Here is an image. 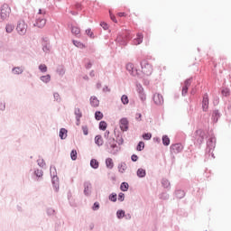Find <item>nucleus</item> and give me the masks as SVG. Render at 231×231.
Listing matches in <instances>:
<instances>
[{"instance_id": "obj_1", "label": "nucleus", "mask_w": 231, "mask_h": 231, "mask_svg": "<svg viewBox=\"0 0 231 231\" xmlns=\"http://www.w3.org/2000/svg\"><path fill=\"white\" fill-rule=\"evenodd\" d=\"M141 68H142V72L144 74V75H152V65H151L149 63V61L143 60L142 62H141Z\"/></svg>"}, {"instance_id": "obj_2", "label": "nucleus", "mask_w": 231, "mask_h": 231, "mask_svg": "<svg viewBox=\"0 0 231 231\" xmlns=\"http://www.w3.org/2000/svg\"><path fill=\"white\" fill-rule=\"evenodd\" d=\"M12 12V9L8 5H2L0 15L2 19H8L10 17V14Z\"/></svg>"}, {"instance_id": "obj_3", "label": "nucleus", "mask_w": 231, "mask_h": 231, "mask_svg": "<svg viewBox=\"0 0 231 231\" xmlns=\"http://www.w3.org/2000/svg\"><path fill=\"white\" fill-rule=\"evenodd\" d=\"M16 30L19 35H24L28 30V25L24 21H21L19 22Z\"/></svg>"}, {"instance_id": "obj_4", "label": "nucleus", "mask_w": 231, "mask_h": 231, "mask_svg": "<svg viewBox=\"0 0 231 231\" xmlns=\"http://www.w3.org/2000/svg\"><path fill=\"white\" fill-rule=\"evenodd\" d=\"M183 151V145L181 143H175L171 146V154H178Z\"/></svg>"}, {"instance_id": "obj_5", "label": "nucleus", "mask_w": 231, "mask_h": 231, "mask_svg": "<svg viewBox=\"0 0 231 231\" xmlns=\"http://www.w3.org/2000/svg\"><path fill=\"white\" fill-rule=\"evenodd\" d=\"M126 69H127V71H129V73L131 75H133V77L140 76V73L138 72V70L136 69H134V65L133 63H128L126 65Z\"/></svg>"}, {"instance_id": "obj_6", "label": "nucleus", "mask_w": 231, "mask_h": 231, "mask_svg": "<svg viewBox=\"0 0 231 231\" xmlns=\"http://www.w3.org/2000/svg\"><path fill=\"white\" fill-rule=\"evenodd\" d=\"M119 126L121 131H127L129 129V121L124 117L120 120Z\"/></svg>"}, {"instance_id": "obj_7", "label": "nucleus", "mask_w": 231, "mask_h": 231, "mask_svg": "<svg viewBox=\"0 0 231 231\" xmlns=\"http://www.w3.org/2000/svg\"><path fill=\"white\" fill-rule=\"evenodd\" d=\"M34 26H37V28H44V26H46V20L44 19V16H38Z\"/></svg>"}, {"instance_id": "obj_8", "label": "nucleus", "mask_w": 231, "mask_h": 231, "mask_svg": "<svg viewBox=\"0 0 231 231\" xmlns=\"http://www.w3.org/2000/svg\"><path fill=\"white\" fill-rule=\"evenodd\" d=\"M153 102H154V104H156V106H162L163 96H162L161 94H154Z\"/></svg>"}, {"instance_id": "obj_9", "label": "nucleus", "mask_w": 231, "mask_h": 231, "mask_svg": "<svg viewBox=\"0 0 231 231\" xmlns=\"http://www.w3.org/2000/svg\"><path fill=\"white\" fill-rule=\"evenodd\" d=\"M195 138L199 143H201V142H203V138H205V133L202 130H197L195 132Z\"/></svg>"}, {"instance_id": "obj_10", "label": "nucleus", "mask_w": 231, "mask_h": 231, "mask_svg": "<svg viewBox=\"0 0 231 231\" xmlns=\"http://www.w3.org/2000/svg\"><path fill=\"white\" fill-rule=\"evenodd\" d=\"M203 111H208V94H205L202 100Z\"/></svg>"}, {"instance_id": "obj_11", "label": "nucleus", "mask_w": 231, "mask_h": 231, "mask_svg": "<svg viewBox=\"0 0 231 231\" xmlns=\"http://www.w3.org/2000/svg\"><path fill=\"white\" fill-rule=\"evenodd\" d=\"M90 104L92 107H98V106H100V101H98V98L96 97H92L90 98Z\"/></svg>"}, {"instance_id": "obj_12", "label": "nucleus", "mask_w": 231, "mask_h": 231, "mask_svg": "<svg viewBox=\"0 0 231 231\" xmlns=\"http://www.w3.org/2000/svg\"><path fill=\"white\" fill-rule=\"evenodd\" d=\"M134 42L136 46H138V44H142V42H143V34L137 33V37Z\"/></svg>"}, {"instance_id": "obj_13", "label": "nucleus", "mask_w": 231, "mask_h": 231, "mask_svg": "<svg viewBox=\"0 0 231 231\" xmlns=\"http://www.w3.org/2000/svg\"><path fill=\"white\" fill-rule=\"evenodd\" d=\"M60 138L61 140H66V138H68V130H66V128H61L60 130Z\"/></svg>"}, {"instance_id": "obj_14", "label": "nucleus", "mask_w": 231, "mask_h": 231, "mask_svg": "<svg viewBox=\"0 0 231 231\" xmlns=\"http://www.w3.org/2000/svg\"><path fill=\"white\" fill-rule=\"evenodd\" d=\"M71 33L73 35H80V27L74 25L71 27Z\"/></svg>"}, {"instance_id": "obj_15", "label": "nucleus", "mask_w": 231, "mask_h": 231, "mask_svg": "<svg viewBox=\"0 0 231 231\" xmlns=\"http://www.w3.org/2000/svg\"><path fill=\"white\" fill-rule=\"evenodd\" d=\"M95 143H97V145L100 146V145H104V139H102V135H97L95 137Z\"/></svg>"}, {"instance_id": "obj_16", "label": "nucleus", "mask_w": 231, "mask_h": 231, "mask_svg": "<svg viewBox=\"0 0 231 231\" xmlns=\"http://www.w3.org/2000/svg\"><path fill=\"white\" fill-rule=\"evenodd\" d=\"M106 165L107 169H113V167H115V163L113 162V159L107 158L106 160Z\"/></svg>"}, {"instance_id": "obj_17", "label": "nucleus", "mask_w": 231, "mask_h": 231, "mask_svg": "<svg viewBox=\"0 0 231 231\" xmlns=\"http://www.w3.org/2000/svg\"><path fill=\"white\" fill-rule=\"evenodd\" d=\"M118 171L121 173L125 172V171H127V164H125V162H122L121 164H119Z\"/></svg>"}, {"instance_id": "obj_18", "label": "nucleus", "mask_w": 231, "mask_h": 231, "mask_svg": "<svg viewBox=\"0 0 231 231\" xmlns=\"http://www.w3.org/2000/svg\"><path fill=\"white\" fill-rule=\"evenodd\" d=\"M73 44L74 46H76V48H80L81 50L86 48V45H84V43H82L81 42L79 41H73Z\"/></svg>"}, {"instance_id": "obj_19", "label": "nucleus", "mask_w": 231, "mask_h": 231, "mask_svg": "<svg viewBox=\"0 0 231 231\" xmlns=\"http://www.w3.org/2000/svg\"><path fill=\"white\" fill-rule=\"evenodd\" d=\"M98 161H97V159H92L90 161V167H92V169H98Z\"/></svg>"}, {"instance_id": "obj_20", "label": "nucleus", "mask_w": 231, "mask_h": 231, "mask_svg": "<svg viewBox=\"0 0 231 231\" xmlns=\"http://www.w3.org/2000/svg\"><path fill=\"white\" fill-rule=\"evenodd\" d=\"M120 189L123 192H127V190L129 189V184L127 182H123L120 186Z\"/></svg>"}, {"instance_id": "obj_21", "label": "nucleus", "mask_w": 231, "mask_h": 231, "mask_svg": "<svg viewBox=\"0 0 231 231\" xmlns=\"http://www.w3.org/2000/svg\"><path fill=\"white\" fill-rule=\"evenodd\" d=\"M145 170H143V169H142V168H140V169H138L137 170V176L139 177V178H145Z\"/></svg>"}, {"instance_id": "obj_22", "label": "nucleus", "mask_w": 231, "mask_h": 231, "mask_svg": "<svg viewBox=\"0 0 231 231\" xmlns=\"http://www.w3.org/2000/svg\"><path fill=\"white\" fill-rule=\"evenodd\" d=\"M162 143H163V145L171 144V139L169 138V136H167V135L162 136Z\"/></svg>"}, {"instance_id": "obj_23", "label": "nucleus", "mask_w": 231, "mask_h": 231, "mask_svg": "<svg viewBox=\"0 0 231 231\" xmlns=\"http://www.w3.org/2000/svg\"><path fill=\"white\" fill-rule=\"evenodd\" d=\"M99 129H101V131H106V129H107V123H106V121H101L99 123Z\"/></svg>"}, {"instance_id": "obj_24", "label": "nucleus", "mask_w": 231, "mask_h": 231, "mask_svg": "<svg viewBox=\"0 0 231 231\" xmlns=\"http://www.w3.org/2000/svg\"><path fill=\"white\" fill-rule=\"evenodd\" d=\"M95 118L96 120H102V118H104V114H102L100 111H97L95 113Z\"/></svg>"}, {"instance_id": "obj_25", "label": "nucleus", "mask_w": 231, "mask_h": 231, "mask_svg": "<svg viewBox=\"0 0 231 231\" xmlns=\"http://www.w3.org/2000/svg\"><path fill=\"white\" fill-rule=\"evenodd\" d=\"M145 148V143L143 142H139L137 147H136V151H143V149Z\"/></svg>"}, {"instance_id": "obj_26", "label": "nucleus", "mask_w": 231, "mask_h": 231, "mask_svg": "<svg viewBox=\"0 0 231 231\" xmlns=\"http://www.w3.org/2000/svg\"><path fill=\"white\" fill-rule=\"evenodd\" d=\"M39 69L42 73H46V71H48V67L45 64H41Z\"/></svg>"}, {"instance_id": "obj_27", "label": "nucleus", "mask_w": 231, "mask_h": 231, "mask_svg": "<svg viewBox=\"0 0 231 231\" xmlns=\"http://www.w3.org/2000/svg\"><path fill=\"white\" fill-rule=\"evenodd\" d=\"M13 73H14V75H21V73H23V69L16 67L13 69Z\"/></svg>"}, {"instance_id": "obj_28", "label": "nucleus", "mask_w": 231, "mask_h": 231, "mask_svg": "<svg viewBox=\"0 0 231 231\" xmlns=\"http://www.w3.org/2000/svg\"><path fill=\"white\" fill-rule=\"evenodd\" d=\"M51 79V77L50 75L41 77V80L42 82H46V83L50 82Z\"/></svg>"}, {"instance_id": "obj_29", "label": "nucleus", "mask_w": 231, "mask_h": 231, "mask_svg": "<svg viewBox=\"0 0 231 231\" xmlns=\"http://www.w3.org/2000/svg\"><path fill=\"white\" fill-rule=\"evenodd\" d=\"M121 102H123L124 105L129 104V97H127L126 95H123L121 97Z\"/></svg>"}, {"instance_id": "obj_30", "label": "nucleus", "mask_w": 231, "mask_h": 231, "mask_svg": "<svg viewBox=\"0 0 231 231\" xmlns=\"http://www.w3.org/2000/svg\"><path fill=\"white\" fill-rule=\"evenodd\" d=\"M192 84V78H189L184 81V86L186 88H190V85Z\"/></svg>"}, {"instance_id": "obj_31", "label": "nucleus", "mask_w": 231, "mask_h": 231, "mask_svg": "<svg viewBox=\"0 0 231 231\" xmlns=\"http://www.w3.org/2000/svg\"><path fill=\"white\" fill-rule=\"evenodd\" d=\"M222 95H223V97H230V89L223 88L222 89Z\"/></svg>"}, {"instance_id": "obj_32", "label": "nucleus", "mask_w": 231, "mask_h": 231, "mask_svg": "<svg viewBox=\"0 0 231 231\" xmlns=\"http://www.w3.org/2000/svg\"><path fill=\"white\" fill-rule=\"evenodd\" d=\"M5 30H6L7 33H12L14 32V25L7 24L5 27Z\"/></svg>"}, {"instance_id": "obj_33", "label": "nucleus", "mask_w": 231, "mask_h": 231, "mask_svg": "<svg viewBox=\"0 0 231 231\" xmlns=\"http://www.w3.org/2000/svg\"><path fill=\"white\" fill-rule=\"evenodd\" d=\"M89 189H91V184H89V183H85L84 193H85V194H89Z\"/></svg>"}, {"instance_id": "obj_34", "label": "nucleus", "mask_w": 231, "mask_h": 231, "mask_svg": "<svg viewBox=\"0 0 231 231\" xmlns=\"http://www.w3.org/2000/svg\"><path fill=\"white\" fill-rule=\"evenodd\" d=\"M143 140H151V138H152V134L151 133H147L143 134Z\"/></svg>"}, {"instance_id": "obj_35", "label": "nucleus", "mask_w": 231, "mask_h": 231, "mask_svg": "<svg viewBox=\"0 0 231 231\" xmlns=\"http://www.w3.org/2000/svg\"><path fill=\"white\" fill-rule=\"evenodd\" d=\"M70 157H71V160H73V161L77 160V151L76 150L71 151Z\"/></svg>"}, {"instance_id": "obj_36", "label": "nucleus", "mask_w": 231, "mask_h": 231, "mask_svg": "<svg viewBox=\"0 0 231 231\" xmlns=\"http://www.w3.org/2000/svg\"><path fill=\"white\" fill-rule=\"evenodd\" d=\"M176 196H177V198L181 199V198H183V196H185V192L182 191V190H177L176 191Z\"/></svg>"}, {"instance_id": "obj_37", "label": "nucleus", "mask_w": 231, "mask_h": 231, "mask_svg": "<svg viewBox=\"0 0 231 231\" xmlns=\"http://www.w3.org/2000/svg\"><path fill=\"white\" fill-rule=\"evenodd\" d=\"M110 14V19L111 21H113L114 23H118V21L116 20V16H115V14H113V13L111 12V10L109 11Z\"/></svg>"}, {"instance_id": "obj_38", "label": "nucleus", "mask_w": 231, "mask_h": 231, "mask_svg": "<svg viewBox=\"0 0 231 231\" xmlns=\"http://www.w3.org/2000/svg\"><path fill=\"white\" fill-rule=\"evenodd\" d=\"M124 216H125V212H124V210H118L117 211V217L120 219L122 217H124Z\"/></svg>"}, {"instance_id": "obj_39", "label": "nucleus", "mask_w": 231, "mask_h": 231, "mask_svg": "<svg viewBox=\"0 0 231 231\" xmlns=\"http://www.w3.org/2000/svg\"><path fill=\"white\" fill-rule=\"evenodd\" d=\"M75 115H76L78 119L80 118L82 116V113H80V109L76 108L75 109Z\"/></svg>"}, {"instance_id": "obj_40", "label": "nucleus", "mask_w": 231, "mask_h": 231, "mask_svg": "<svg viewBox=\"0 0 231 231\" xmlns=\"http://www.w3.org/2000/svg\"><path fill=\"white\" fill-rule=\"evenodd\" d=\"M86 33L88 35V37H90L91 39H93V31H91V29H87L86 30Z\"/></svg>"}, {"instance_id": "obj_41", "label": "nucleus", "mask_w": 231, "mask_h": 231, "mask_svg": "<svg viewBox=\"0 0 231 231\" xmlns=\"http://www.w3.org/2000/svg\"><path fill=\"white\" fill-rule=\"evenodd\" d=\"M187 93H189V87H182V95L185 97V95H187Z\"/></svg>"}, {"instance_id": "obj_42", "label": "nucleus", "mask_w": 231, "mask_h": 231, "mask_svg": "<svg viewBox=\"0 0 231 231\" xmlns=\"http://www.w3.org/2000/svg\"><path fill=\"white\" fill-rule=\"evenodd\" d=\"M98 208H100V204L98 202H95L92 207V210H98Z\"/></svg>"}, {"instance_id": "obj_43", "label": "nucleus", "mask_w": 231, "mask_h": 231, "mask_svg": "<svg viewBox=\"0 0 231 231\" xmlns=\"http://www.w3.org/2000/svg\"><path fill=\"white\" fill-rule=\"evenodd\" d=\"M100 26L104 28L105 30H107L109 28V25L106 22H101Z\"/></svg>"}, {"instance_id": "obj_44", "label": "nucleus", "mask_w": 231, "mask_h": 231, "mask_svg": "<svg viewBox=\"0 0 231 231\" xmlns=\"http://www.w3.org/2000/svg\"><path fill=\"white\" fill-rule=\"evenodd\" d=\"M125 199V195L124 193H119L118 200L119 201H124Z\"/></svg>"}, {"instance_id": "obj_45", "label": "nucleus", "mask_w": 231, "mask_h": 231, "mask_svg": "<svg viewBox=\"0 0 231 231\" xmlns=\"http://www.w3.org/2000/svg\"><path fill=\"white\" fill-rule=\"evenodd\" d=\"M162 185H163V187H165L167 189V187H169L171 185V183L169 182V180H163Z\"/></svg>"}, {"instance_id": "obj_46", "label": "nucleus", "mask_w": 231, "mask_h": 231, "mask_svg": "<svg viewBox=\"0 0 231 231\" xmlns=\"http://www.w3.org/2000/svg\"><path fill=\"white\" fill-rule=\"evenodd\" d=\"M110 201H116V194H112L109 196Z\"/></svg>"}, {"instance_id": "obj_47", "label": "nucleus", "mask_w": 231, "mask_h": 231, "mask_svg": "<svg viewBox=\"0 0 231 231\" xmlns=\"http://www.w3.org/2000/svg\"><path fill=\"white\" fill-rule=\"evenodd\" d=\"M132 162H138V155L133 154L131 157Z\"/></svg>"}, {"instance_id": "obj_48", "label": "nucleus", "mask_w": 231, "mask_h": 231, "mask_svg": "<svg viewBox=\"0 0 231 231\" xmlns=\"http://www.w3.org/2000/svg\"><path fill=\"white\" fill-rule=\"evenodd\" d=\"M35 174H36V176H37L38 178H41V177H42V171L37 170V171H35Z\"/></svg>"}, {"instance_id": "obj_49", "label": "nucleus", "mask_w": 231, "mask_h": 231, "mask_svg": "<svg viewBox=\"0 0 231 231\" xmlns=\"http://www.w3.org/2000/svg\"><path fill=\"white\" fill-rule=\"evenodd\" d=\"M76 9L77 10H82V5L81 4H76Z\"/></svg>"}, {"instance_id": "obj_50", "label": "nucleus", "mask_w": 231, "mask_h": 231, "mask_svg": "<svg viewBox=\"0 0 231 231\" xmlns=\"http://www.w3.org/2000/svg\"><path fill=\"white\" fill-rule=\"evenodd\" d=\"M117 17H125V13L124 12L117 13Z\"/></svg>"}, {"instance_id": "obj_51", "label": "nucleus", "mask_w": 231, "mask_h": 231, "mask_svg": "<svg viewBox=\"0 0 231 231\" xmlns=\"http://www.w3.org/2000/svg\"><path fill=\"white\" fill-rule=\"evenodd\" d=\"M45 12H42V10H39V13H38V15H42V17H44V15H45Z\"/></svg>"}, {"instance_id": "obj_52", "label": "nucleus", "mask_w": 231, "mask_h": 231, "mask_svg": "<svg viewBox=\"0 0 231 231\" xmlns=\"http://www.w3.org/2000/svg\"><path fill=\"white\" fill-rule=\"evenodd\" d=\"M54 98H55L56 100H60V96L59 95V93H55V94H54Z\"/></svg>"}, {"instance_id": "obj_53", "label": "nucleus", "mask_w": 231, "mask_h": 231, "mask_svg": "<svg viewBox=\"0 0 231 231\" xmlns=\"http://www.w3.org/2000/svg\"><path fill=\"white\" fill-rule=\"evenodd\" d=\"M113 143L110 145L111 149L116 148V143H115V139L112 140Z\"/></svg>"}, {"instance_id": "obj_54", "label": "nucleus", "mask_w": 231, "mask_h": 231, "mask_svg": "<svg viewBox=\"0 0 231 231\" xmlns=\"http://www.w3.org/2000/svg\"><path fill=\"white\" fill-rule=\"evenodd\" d=\"M83 133L85 135H88V127H83Z\"/></svg>"}, {"instance_id": "obj_55", "label": "nucleus", "mask_w": 231, "mask_h": 231, "mask_svg": "<svg viewBox=\"0 0 231 231\" xmlns=\"http://www.w3.org/2000/svg\"><path fill=\"white\" fill-rule=\"evenodd\" d=\"M141 100H143V102L145 100V96L143 94H141Z\"/></svg>"}, {"instance_id": "obj_56", "label": "nucleus", "mask_w": 231, "mask_h": 231, "mask_svg": "<svg viewBox=\"0 0 231 231\" xmlns=\"http://www.w3.org/2000/svg\"><path fill=\"white\" fill-rule=\"evenodd\" d=\"M139 118H142V114H138Z\"/></svg>"}, {"instance_id": "obj_57", "label": "nucleus", "mask_w": 231, "mask_h": 231, "mask_svg": "<svg viewBox=\"0 0 231 231\" xmlns=\"http://www.w3.org/2000/svg\"><path fill=\"white\" fill-rule=\"evenodd\" d=\"M88 68H91V64H89V65L88 66Z\"/></svg>"}]
</instances>
